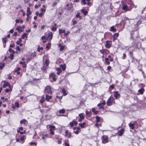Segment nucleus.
I'll list each match as a JSON object with an SVG mask.
<instances>
[{"instance_id": "nucleus-13", "label": "nucleus", "mask_w": 146, "mask_h": 146, "mask_svg": "<svg viewBox=\"0 0 146 146\" xmlns=\"http://www.w3.org/2000/svg\"><path fill=\"white\" fill-rule=\"evenodd\" d=\"M16 29L17 31H18L19 33H20L22 31V27H21V26H18L17 27Z\"/></svg>"}, {"instance_id": "nucleus-7", "label": "nucleus", "mask_w": 146, "mask_h": 146, "mask_svg": "<svg viewBox=\"0 0 146 146\" xmlns=\"http://www.w3.org/2000/svg\"><path fill=\"white\" fill-rule=\"evenodd\" d=\"M4 84L3 85V88H5L6 86H9L10 87V84L8 82H6L5 81H4Z\"/></svg>"}, {"instance_id": "nucleus-52", "label": "nucleus", "mask_w": 146, "mask_h": 146, "mask_svg": "<svg viewBox=\"0 0 146 146\" xmlns=\"http://www.w3.org/2000/svg\"><path fill=\"white\" fill-rule=\"evenodd\" d=\"M9 51L10 52H13V53H14L15 51L13 50L11 48H10L9 49Z\"/></svg>"}, {"instance_id": "nucleus-22", "label": "nucleus", "mask_w": 146, "mask_h": 146, "mask_svg": "<svg viewBox=\"0 0 146 146\" xmlns=\"http://www.w3.org/2000/svg\"><path fill=\"white\" fill-rule=\"evenodd\" d=\"M60 67L62 68L63 70H65L66 69V66L64 64L63 65H60Z\"/></svg>"}, {"instance_id": "nucleus-2", "label": "nucleus", "mask_w": 146, "mask_h": 146, "mask_svg": "<svg viewBox=\"0 0 146 146\" xmlns=\"http://www.w3.org/2000/svg\"><path fill=\"white\" fill-rule=\"evenodd\" d=\"M102 143H105L108 142V138L106 136L103 135L102 136Z\"/></svg>"}, {"instance_id": "nucleus-23", "label": "nucleus", "mask_w": 146, "mask_h": 146, "mask_svg": "<svg viewBox=\"0 0 146 146\" xmlns=\"http://www.w3.org/2000/svg\"><path fill=\"white\" fill-rule=\"evenodd\" d=\"M85 124V122H84L82 123H80L79 124V125L80 127H81L82 128H83L84 127V126Z\"/></svg>"}, {"instance_id": "nucleus-12", "label": "nucleus", "mask_w": 146, "mask_h": 146, "mask_svg": "<svg viewBox=\"0 0 146 146\" xmlns=\"http://www.w3.org/2000/svg\"><path fill=\"white\" fill-rule=\"evenodd\" d=\"M79 116L80 117L79 121L80 122H81L82 121V119H84V117L82 114L81 113L79 114Z\"/></svg>"}, {"instance_id": "nucleus-28", "label": "nucleus", "mask_w": 146, "mask_h": 146, "mask_svg": "<svg viewBox=\"0 0 146 146\" xmlns=\"http://www.w3.org/2000/svg\"><path fill=\"white\" fill-rule=\"evenodd\" d=\"M52 97L51 96H48L47 95H46V100L47 101H48L50 99H51Z\"/></svg>"}, {"instance_id": "nucleus-9", "label": "nucleus", "mask_w": 146, "mask_h": 146, "mask_svg": "<svg viewBox=\"0 0 146 146\" xmlns=\"http://www.w3.org/2000/svg\"><path fill=\"white\" fill-rule=\"evenodd\" d=\"M124 131V129H122L119 131H118V135L119 136H121L123 133Z\"/></svg>"}, {"instance_id": "nucleus-60", "label": "nucleus", "mask_w": 146, "mask_h": 146, "mask_svg": "<svg viewBox=\"0 0 146 146\" xmlns=\"http://www.w3.org/2000/svg\"><path fill=\"white\" fill-rule=\"evenodd\" d=\"M90 112L88 111H86V115H89L90 114Z\"/></svg>"}, {"instance_id": "nucleus-1", "label": "nucleus", "mask_w": 146, "mask_h": 146, "mask_svg": "<svg viewBox=\"0 0 146 146\" xmlns=\"http://www.w3.org/2000/svg\"><path fill=\"white\" fill-rule=\"evenodd\" d=\"M114 101V98L113 97H111L108 100L107 102V105L108 106H111L113 103H115Z\"/></svg>"}, {"instance_id": "nucleus-20", "label": "nucleus", "mask_w": 146, "mask_h": 146, "mask_svg": "<svg viewBox=\"0 0 146 146\" xmlns=\"http://www.w3.org/2000/svg\"><path fill=\"white\" fill-rule=\"evenodd\" d=\"M49 61L48 59H46L45 63L46 67H47L48 66L49 63Z\"/></svg>"}, {"instance_id": "nucleus-8", "label": "nucleus", "mask_w": 146, "mask_h": 146, "mask_svg": "<svg viewBox=\"0 0 146 146\" xmlns=\"http://www.w3.org/2000/svg\"><path fill=\"white\" fill-rule=\"evenodd\" d=\"M123 7L122 8L123 10H125L126 11H127L129 10V9L128 8L126 4H124L123 5Z\"/></svg>"}, {"instance_id": "nucleus-51", "label": "nucleus", "mask_w": 146, "mask_h": 146, "mask_svg": "<svg viewBox=\"0 0 146 146\" xmlns=\"http://www.w3.org/2000/svg\"><path fill=\"white\" fill-rule=\"evenodd\" d=\"M62 140V139L61 138H60V140H58V141L57 142H58V144H61V143L62 142H61V140Z\"/></svg>"}, {"instance_id": "nucleus-42", "label": "nucleus", "mask_w": 146, "mask_h": 146, "mask_svg": "<svg viewBox=\"0 0 146 146\" xmlns=\"http://www.w3.org/2000/svg\"><path fill=\"white\" fill-rule=\"evenodd\" d=\"M14 55L13 54H11L10 56L9 57V58H10L11 60L13 59Z\"/></svg>"}, {"instance_id": "nucleus-26", "label": "nucleus", "mask_w": 146, "mask_h": 146, "mask_svg": "<svg viewBox=\"0 0 146 146\" xmlns=\"http://www.w3.org/2000/svg\"><path fill=\"white\" fill-rule=\"evenodd\" d=\"M59 46L60 47V51H62L64 48V46H61L60 44H59Z\"/></svg>"}, {"instance_id": "nucleus-4", "label": "nucleus", "mask_w": 146, "mask_h": 146, "mask_svg": "<svg viewBox=\"0 0 146 146\" xmlns=\"http://www.w3.org/2000/svg\"><path fill=\"white\" fill-rule=\"evenodd\" d=\"M65 136H68V138H70L72 137V134L70 132H69L68 130H66L65 132Z\"/></svg>"}, {"instance_id": "nucleus-44", "label": "nucleus", "mask_w": 146, "mask_h": 146, "mask_svg": "<svg viewBox=\"0 0 146 146\" xmlns=\"http://www.w3.org/2000/svg\"><path fill=\"white\" fill-rule=\"evenodd\" d=\"M6 39L7 38L5 37L4 38H3L2 39V40L3 42L4 43H6Z\"/></svg>"}, {"instance_id": "nucleus-56", "label": "nucleus", "mask_w": 146, "mask_h": 146, "mask_svg": "<svg viewBox=\"0 0 146 146\" xmlns=\"http://www.w3.org/2000/svg\"><path fill=\"white\" fill-rule=\"evenodd\" d=\"M122 58L123 59H124L126 57V55L125 53H123V56Z\"/></svg>"}, {"instance_id": "nucleus-38", "label": "nucleus", "mask_w": 146, "mask_h": 146, "mask_svg": "<svg viewBox=\"0 0 146 146\" xmlns=\"http://www.w3.org/2000/svg\"><path fill=\"white\" fill-rule=\"evenodd\" d=\"M22 42L21 39L19 38V40H18L17 42V44L19 45L20 44V43Z\"/></svg>"}, {"instance_id": "nucleus-53", "label": "nucleus", "mask_w": 146, "mask_h": 146, "mask_svg": "<svg viewBox=\"0 0 146 146\" xmlns=\"http://www.w3.org/2000/svg\"><path fill=\"white\" fill-rule=\"evenodd\" d=\"M124 20L125 21H126V20H129V19L132 20V19H129L127 17H124Z\"/></svg>"}, {"instance_id": "nucleus-57", "label": "nucleus", "mask_w": 146, "mask_h": 146, "mask_svg": "<svg viewBox=\"0 0 146 146\" xmlns=\"http://www.w3.org/2000/svg\"><path fill=\"white\" fill-rule=\"evenodd\" d=\"M77 23V22L76 21H73V25H75Z\"/></svg>"}, {"instance_id": "nucleus-46", "label": "nucleus", "mask_w": 146, "mask_h": 146, "mask_svg": "<svg viewBox=\"0 0 146 146\" xmlns=\"http://www.w3.org/2000/svg\"><path fill=\"white\" fill-rule=\"evenodd\" d=\"M23 65V68H25L26 67L27 65L25 64V62H24V63Z\"/></svg>"}, {"instance_id": "nucleus-58", "label": "nucleus", "mask_w": 146, "mask_h": 146, "mask_svg": "<svg viewBox=\"0 0 146 146\" xmlns=\"http://www.w3.org/2000/svg\"><path fill=\"white\" fill-rule=\"evenodd\" d=\"M65 146H69L70 145L69 143H68L67 142H66L65 143Z\"/></svg>"}, {"instance_id": "nucleus-62", "label": "nucleus", "mask_w": 146, "mask_h": 146, "mask_svg": "<svg viewBox=\"0 0 146 146\" xmlns=\"http://www.w3.org/2000/svg\"><path fill=\"white\" fill-rule=\"evenodd\" d=\"M50 43H49L48 44H47L46 46V48H49V46H50Z\"/></svg>"}, {"instance_id": "nucleus-21", "label": "nucleus", "mask_w": 146, "mask_h": 146, "mask_svg": "<svg viewBox=\"0 0 146 146\" xmlns=\"http://www.w3.org/2000/svg\"><path fill=\"white\" fill-rule=\"evenodd\" d=\"M135 125L134 123H129V126L132 129H134V125Z\"/></svg>"}, {"instance_id": "nucleus-31", "label": "nucleus", "mask_w": 146, "mask_h": 146, "mask_svg": "<svg viewBox=\"0 0 146 146\" xmlns=\"http://www.w3.org/2000/svg\"><path fill=\"white\" fill-rule=\"evenodd\" d=\"M5 64L4 63H1L0 64V69H2L4 66Z\"/></svg>"}, {"instance_id": "nucleus-16", "label": "nucleus", "mask_w": 146, "mask_h": 146, "mask_svg": "<svg viewBox=\"0 0 146 146\" xmlns=\"http://www.w3.org/2000/svg\"><path fill=\"white\" fill-rule=\"evenodd\" d=\"M53 35L51 32H50L48 34V38H49L50 40L52 39Z\"/></svg>"}, {"instance_id": "nucleus-55", "label": "nucleus", "mask_w": 146, "mask_h": 146, "mask_svg": "<svg viewBox=\"0 0 146 146\" xmlns=\"http://www.w3.org/2000/svg\"><path fill=\"white\" fill-rule=\"evenodd\" d=\"M46 11V9H45L41 8V11L42 12H45Z\"/></svg>"}, {"instance_id": "nucleus-36", "label": "nucleus", "mask_w": 146, "mask_h": 146, "mask_svg": "<svg viewBox=\"0 0 146 146\" xmlns=\"http://www.w3.org/2000/svg\"><path fill=\"white\" fill-rule=\"evenodd\" d=\"M16 22L17 23H19V22H20L21 23H22L23 22V21L22 20L17 19L16 20Z\"/></svg>"}, {"instance_id": "nucleus-19", "label": "nucleus", "mask_w": 146, "mask_h": 146, "mask_svg": "<svg viewBox=\"0 0 146 146\" xmlns=\"http://www.w3.org/2000/svg\"><path fill=\"white\" fill-rule=\"evenodd\" d=\"M81 11L85 15H86L88 13L87 11L85 10L84 9H82Z\"/></svg>"}, {"instance_id": "nucleus-43", "label": "nucleus", "mask_w": 146, "mask_h": 146, "mask_svg": "<svg viewBox=\"0 0 146 146\" xmlns=\"http://www.w3.org/2000/svg\"><path fill=\"white\" fill-rule=\"evenodd\" d=\"M48 137V135L47 134H46L45 135H44V136H43L42 137V138L44 139H45L46 137Z\"/></svg>"}, {"instance_id": "nucleus-54", "label": "nucleus", "mask_w": 146, "mask_h": 146, "mask_svg": "<svg viewBox=\"0 0 146 146\" xmlns=\"http://www.w3.org/2000/svg\"><path fill=\"white\" fill-rule=\"evenodd\" d=\"M32 54L33 55V56L34 57H35L36 56V52H34Z\"/></svg>"}, {"instance_id": "nucleus-27", "label": "nucleus", "mask_w": 146, "mask_h": 146, "mask_svg": "<svg viewBox=\"0 0 146 146\" xmlns=\"http://www.w3.org/2000/svg\"><path fill=\"white\" fill-rule=\"evenodd\" d=\"M20 70V68L19 67H18L16 70L15 71L18 74H20V72L19 71Z\"/></svg>"}, {"instance_id": "nucleus-11", "label": "nucleus", "mask_w": 146, "mask_h": 146, "mask_svg": "<svg viewBox=\"0 0 146 146\" xmlns=\"http://www.w3.org/2000/svg\"><path fill=\"white\" fill-rule=\"evenodd\" d=\"M56 70L57 72L56 74L58 75H59L62 72V70L60 68H57L56 69Z\"/></svg>"}, {"instance_id": "nucleus-40", "label": "nucleus", "mask_w": 146, "mask_h": 146, "mask_svg": "<svg viewBox=\"0 0 146 146\" xmlns=\"http://www.w3.org/2000/svg\"><path fill=\"white\" fill-rule=\"evenodd\" d=\"M51 88L49 86H47L45 88V90H50Z\"/></svg>"}, {"instance_id": "nucleus-24", "label": "nucleus", "mask_w": 146, "mask_h": 146, "mask_svg": "<svg viewBox=\"0 0 146 146\" xmlns=\"http://www.w3.org/2000/svg\"><path fill=\"white\" fill-rule=\"evenodd\" d=\"M80 13L78 12L77 13V14L76 15V18L79 17V19H82V17L80 15Z\"/></svg>"}, {"instance_id": "nucleus-41", "label": "nucleus", "mask_w": 146, "mask_h": 146, "mask_svg": "<svg viewBox=\"0 0 146 146\" xmlns=\"http://www.w3.org/2000/svg\"><path fill=\"white\" fill-rule=\"evenodd\" d=\"M15 106H16L17 108H19V103L17 102H15Z\"/></svg>"}, {"instance_id": "nucleus-35", "label": "nucleus", "mask_w": 146, "mask_h": 146, "mask_svg": "<svg viewBox=\"0 0 146 146\" xmlns=\"http://www.w3.org/2000/svg\"><path fill=\"white\" fill-rule=\"evenodd\" d=\"M65 32V30H62L61 29H59V34H61L62 33H64Z\"/></svg>"}, {"instance_id": "nucleus-47", "label": "nucleus", "mask_w": 146, "mask_h": 146, "mask_svg": "<svg viewBox=\"0 0 146 146\" xmlns=\"http://www.w3.org/2000/svg\"><path fill=\"white\" fill-rule=\"evenodd\" d=\"M56 30V27H53L52 29V31H55Z\"/></svg>"}, {"instance_id": "nucleus-18", "label": "nucleus", "mask_w": 146, "mask_h": 146, "mask_svg": "<svg viewBox=\"0 0 146 146\" xmlns=\"http://www.w3.org/2000/svg\"><path fill=\"white\" fill-rule=\"evenodd\" d=\"M109 42H110V41H108L106 42V46L107 48H110L111 46L110 44L108 43Z\"/></svg>"}, {"instance_id": "nucleus-63", "label": "nucleus", "mask_w": 146, "mask_h": 146, "mask_svg": "<svg viewBox=\"0 0 146 146\" xmlns=\"http://www.w3.org/2000/svg\"><path fill=\"white\" fill-rule=\"evenodd\" d=\"M15 46L14 44H11L10 46V47H14Z\"/></svg>"}, {"instance_id": "nucleus-39", "label": "nucleus", "mask_w": 146, "mask_h": 146, "mask_svg": "<svg viewBox=\"0 0 146 146\" xmlns=\"http://www.w3.org/2000/svg\"><path fill=\"white\" fill-rule=\"evenodd\" d=\"M62 92L64 96H66L67 95V93L64 89H63L62 90Z\"/></svg>"}, {"instance_id": "nucleus-14", "label": "nucleus", "mask_w": 146, "mask_h": 146, "mask_svg": "<svg viewBox=\"0 0 146 146\" xmlns=\"http://www.w3.org/2000/svg\"><path fill=\"white\" fill-rule=\"evenodd\" d=\"M119 36V34L118 33H116L115 34H114V35H113V40L114 41L115 40V39H116L117 37H118Z\"/></svg>"}, {"instance_id": "nucleus-10", "label": "nucleus", "mask_w": 146, "mask_h": 146, "mask_svg": "<svg viewBox=\"0 0 146 146\" xmlns=\"http://www.w3.org/2000/svg\"><path fill=\"white\" fill-rule=\"evenodd\" d=\"M30 8L29 7L27 8V16L28 17H29V15L31 14V13L30 11Z\"/></svg>"}, {"instance_id": "nucleus-50", "label": "nucleus", "mask_w": 146, "mask_h": 146, "mask_svg": "<svg viewBox=\"0 0 146 146\" xmlns=\"http://www.w3.org/2000/svg\"><path fill=\"white\" fill-rule=\"evenodd\" d=\"M62 96H56V98H58L59 99V100H61L62 98Z\"/></svg>"}, {"instance_id": "nucleus-25", "label": "nucleus", "mask_w": 146, "mask_h": 146, "mask_svg": "<svg viewBox=\"0 0 146 146\" xmlns=\"http://www.w3.org/2000/svg\"><path fill=\"white\" fill-rule=\"evenodd\" d=\"M92 111L94 112L96 115L99 112L98 111H96V109L95 108H92Z\"/></svg>"}, {"instance_id": "nucleus-15", "label": "nucleus", "mask_w": 146, "mask_h": 146, "mask_svg": "<svg viewBox=\"0 0 146 146\" xmlns=\"http://www.w3.org/2000/svg\"><path fill=\"white\" fill-rule=\"evenodd\" d=\"M119 96V94L118 92H114V96L116 99L117 98L118 96Z\"/></svg>"}, {"instance_id": "nucleus-29", "label": "nucleus", "mask_w": 146, "mask_h": 146, "mask_svg": "<svg viewBox=\"0 0 146 146\" xmlns=\"http://www.w3.org/2000/svg\"><path fill=\"white\" fill-rule=\"evenodd\" d=\"M96 122H100V121L101 119L98 116H96Z\"/></svg>"}, {"instance_id": "nucleus-61", "label": "nucleus", "mask_w": 146, "mask_h": 146, "mask_svg": "<svg viewBox=\"0 0 146 146\" xmlns=\"http://www.w3.org/2000/svg\"><path fill=\"white\" fill-rule=\"evenodd\" d=\"M46 92L48 94L50 93L51 94L52 93V92L51 91V89L50 90H47L46 91Z\"/></svg>"}, {"instance_id": "nucleus-6", "label": "nucleus", "mask_w": 146, "mask_h": 146, "mask_svg": "<svg viewBox=\"0 0 146 146\" xmlns=\"http://www.w3.org/2000/svg\"><path fill=\"white\" fill-rule=\"evenodd\" d=\"M141 23V22L140 20H139L137 22L136 24L135 25V31H136L138 29V26Z\"/></svg>"}, {"instance_id": "nucleus-32", "label": "nucleus", "mask_w": 146, "mask_h": 146, "mask_svg": "<svg viewBox=\"0 0 146 146\" xmlns=\"http://www.w3.org/2000/svg\"><path fill=\"white\" fill-rule=\"evenodd\" d=\"M65 112L64 110L63 109L59 110V113H64Z\"/></svg>"}, {"instance_id": "nucleus-64", "label": "nucleus", "mask_w": 146, "mask_h": 146, "mask_svg": "<svg viewBox=\"0 0 146 146\" xmlns=\"http://www.w3.org/2000/svg\"><path fill=\"white\" fill-rule=\"evenodd\" d=\"M50 131V133L52 135H53L54 134V131Z\"/></svg>"}, {"instance_id": "nucleus-3", "label": "nucleus", "mask_w": 146, "mask_h": 146, "mask_svg": "<svg viewBox=\"0 0 146 146\" xmlns=\"http://www.w3.org/2000/svg\"><path fill=\"white\" fill-rule=\"evenodd\" d=\"M73 129L75 130H76V131H74V133L76 134H78L80 131V127H74L73 128Z\"/></svg>"}, {"instance_id": "nucleus-37", "label": "nucleus", "mask_w": 146, "mask_h": 146, "mask_svg": "<svg viewBox=\"0 0 146 146\" xmlns=\"http://www.w3.org/2000/svg\"><path fill=\"white\" fill-rule=\"evenodd\" d=\"M27 36V34L26 33H25L22 36L21 38L22 39H23L25 38V37H26Z\"/></svg>"}, {"instance_id": "nucleus-49", "label": "nucleus", "mask_w": 146, "mask_h": 146, "mask_svg": "<svg viewBox=\"0 0 146 146\" xmlns=\"http://www.w3.org/2000/svg\"><path fill=\"white\" fill-rule=\"evenodd\" d=\"M129 53L131 56V57H133V51H131L129 52Z\"/></svg>"}, {"instance_id": "nucleus-33", "label": "nucleus", "mask_w": 146, "mask_h": 146, "mask_svg": "<svg viewBox=\"0 0 146 146\" xmlns=\"http://www.w3.org/2000/svg\"><path fill=\"white\" fill-rule=\"evenodd\" d=\"M43 48L42 47H40V46H38V47L37 48V51L38 52H40V50H43Z\"/></svg>"}, {"instance_id": "nucleus-45", "label": "nucleus", "mask_w": 146, "mask_h": 146, "mask_svg": "<svg viewBox=\"0 0 146 146\" xmlns=\"http://www.w3.org/2000/svg\"><path fill=\"white\" fill-rule=\"evenodd\" d=\"M26 121V120L25 119H23L20 121V123L21 124L24 123Z\"/></svg>"}, {"instance_id": "nucleus-59", "label": "nucleus", "mask_w": 146, "mask_h": 146, "mask_svg": "<svg viewBox=\"0 0 146 146\" xmlns=\"http://www.w3.org/2000/svg\"><path fill=\"white\" fill-rule=\"evenodd\" d=\"M56 4L57 3L55 2H54L52 4V6L54 7L55 6H56Z\"/></svg>"}, {"instance_id": "nucleus-34", "label": "nucleus", "mask_w": 146, "mask_h": 146, "mask_svg": "<svg viewBox=\"0 0 146 146\" xmlns=\"http://www.w3.org/2000/svg\"><path fill=\"white\" fill-rule=\"evenodd\" d=\"M111 30L112 31L115 32L116 31V29H115L114 28L113 26H112L111 28Z\"/></svg>"}, {"instance_id": "nucleus-17", "label": "nucleus", "mask_w": 146, "mask_h": 146, "mask_svg": "<svg viewBox=\"0 0 146 146\" xmlns=\"http://www.w3.org/2000/svg\"><path fill=\"white\" fill-rule=\"evenodd\" d=\"M50 130V131H54L55 128V127L54 126L50 125L49 126Z\"/></svg>"}, {"instance_id": "nucleus-30", "label": "nucleus", "mask_w": 146, "mask_h": 146, "mask_svg": "<svg viewBox=\"0 0 146 146\" xmlns=\"http://www.w3.org/2000/svg\"><path fill=\"white\" fill-rule=\"evenodd\" d=\"M144 89L143 88H141L139 90L138 92L140 93L141 94H143V92Z\"/></svg>"}, {"instance_id": "nucleus-5", "label": "nucleus", "mask_w": 146, "mask_h": 146, "mask_svg": "<svg viewBox=\"0 0 146 146\" xmlns=\"http://www.w3.org/2000/svg\"><path fill=\"white\" fill-rule=\"evenodd\" d=\"M70 125L71 127H72L74 125H77V123L76 121L74 120L70 123Z\"/></svg>"}, {"instance_id": "nucleus-48", "label": "nucleus", "mask_w": 146, "mask_h": 146, "mask_svg": "<svg viewBox=\"0 0 146 146\" xmlns=\"http://www.w3.org/2000/svg\"><path fill=\"white\" fill-rule=\"evenodd\" d=\"M70 33V32L69 31H68L67 33H65L64 34V35L65 36H67Z\"/></svg>"}]
</instances>
